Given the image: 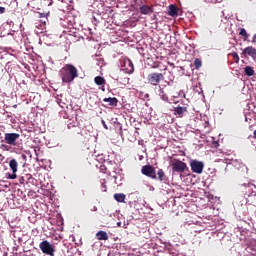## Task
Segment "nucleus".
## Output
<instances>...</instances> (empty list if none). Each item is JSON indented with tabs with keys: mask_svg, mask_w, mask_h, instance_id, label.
Instances as JSON below:
<instances>
[{
	"mask_svg": "<svg viewBox=\"0 0 256 256\" xmlns=\"http://www.w3.org/2000/svg\"><path fill=\"white\" fill-rule=\"evenodd\" d=\"M62 83H73L79 77V70L73 64H66L60 70Z\"/></svg>",
	"mask_w": 256,
	"mask_h": 256,
	"instance_id": "1",
	"label": "nucleus"
},
{
	"mask_svg": "<svg viewBox=\"0 0 256 256\" xmlns=\"http://www.w3.org/2000/svg\"><path fill=\"white\" fill-rule=\"evenodd\" d=\"M164 80H165V76L163 75V73H159V72H152L147 76V81L149 85H153L154 87H157V85H159V83H161V81H164Z\"/></svg>",
	"mask_w": 256,
	"mask_h": 256,
	"instance_id": "2",
	"label": "nucleus"
},
{
	"mask_svg": "<svg viewBox=\"0 0 256 256\" xmlns=\"http://www.w3.org/2000/svg\"><path fill=\"white\" fill-rule=\"evenodd\" d=\"M171 167H172L173 173H185V170L189 169L187 167V163L179 159H174L171 163Z\"/></svg>",
	"mask_w": 256,
	"mask_h": 256,
	"instance_id": "3",
	"label": "nucleus"
},
{
	"mask_svg": "<svg viewBox=\"0 0 256 256\" xmlns=\"http://www.w3.org/2000/svg\"><path fill=\"white\" fill-rule=\"evenodd\" d=\"M190 169L192 173L201 175V173H203V169H205V164L199 160H192L190 161Z\"/></svg>",
	"mask_w": 256,
	"mask_h": 256,
	"instance_id": "4",
	"label": "nucleus"
},
{
	"mask_svg": "<svg viewBox=\"0 0 256 256\" xmlns=\"http://www.w3.org/2000/svg\"><path fill=\"white\" fill-rule=\"evenodd\" d=\"M42 253H45V255H50V256H54L55 255V248L53 247V245H51V243H49V241L45 240L42 241L39 245Z\"/></svg>",
	"mask_w": 256,
	"mask_h": 256,
	"instance_id": "5",
	"label": "nucleus"
},
{
	"mask_svg": "<svg viewBox=\"0 0 256 256\" xmlns=\"http://www.w3.org/2000/svg\"><path fill=\"white\" fill-rule=\"evenodd\" d=\"M142 175L146 177H150V179H157V172L155 171V167L151 165H145L141 169Z\"/></svg>",
	"mask_w": 256,
	"mask_h": 256,
	"instance_id": "6",
	"label": "nucleus"
},
{
	"mask_svg": "<svg viewBox=\"0 0 256 256\" xmlns=\"http://www.w3.org/2000/svg\"><path fill=\"white\" fill-rule=\"evenodd\" d=\"M21 137L18 133H6L4 135V141L8 145L15 147L17 145V140Z\"/></svg>",
	"mask_w": 256,
	"mask_h": 256,
	"instance_id": "7",
	"label": "nucleus"
},
{
	"mask_svg": "<svg viewBox=\"0 0 256 256\" xmlns=\"http://www.w3.org/2000/svg\"><path fill=\"white\" fill-rule=\"evenodd\" d=\"M122 71H125L128 75H131L135 71V66L133 65V61L129 58H125L122 64Z\"/></svg>",
	"mask_w": 256,
	"mask_h": 256,
	"instance_id": "8",
	"label": "nucleus"
},
{
	"mask_svg": "<svg viewBox=\"0 0 256 256\" xmlns=\"http://www.w3.org/2000/svg\"><path fill=\"white\" fill-rule=\"evenodd\" d=\"M9 167H10V170L12 171V174H8V179H15L17 177L19 163L17 162L16 159H11L9 161Z\"/></svg>",
	"mask_w": 256,
	"mask_h": 256,
	"instance_id": "9",
	"label": "nucleus"
},
{
	"mask_svg": "<svg viewBox=\"0 0 256 256\" xmlns=\"http://www.w3.org/2000/svg\"><path fill=\"white\" fill-rule=\"evenodd\" d=\"M244 57H251L254 61L256 60V49L253 46H248L242 51Z\"/></svg>",
	"mask_w": 256,
	"mask_h": 256,
	"instance_id": "10",
	"label": "nucleus"
},
{
	"mask_svg": "<svg viewBox=\"0 0 256 256\" xmlns=\"http://www.w3.org/2000/svg\"><path fill=\"white\" fill-rule=\"evenodd\" d=\"M139 11L141 15H153L154 8H153V5L149 6L144 4L140 6Z\"/></svg>",
	"mask_w": 256,
	"mask_h": 256,
	"instance_id": "11",
	"label": "nucleus"
},
{
	"mask_svg": "<svg viewBox=\"0 0 256 256\" xmlns=\"http://www.w3.org/2000/svg\"><path fill=\"white\" fill-rule=\"evenodd\" d=\"M94 83H96L98 86L102 85V91H105V85L107 84V81L103 76H96L94 78Z\"/></svg>",
	"mask_w": 256,
	"mask_h": 256,
	"instance_id": "12",
	"label": "nucleus"
},
{
	"mask_svg": "<svg viewBox=\"0 0 256 256\" xmlns=\"http://www.w3.org/2000/svg\"><path fill=\"white\" fill-rule=\"evenodd\" d=\"M104 103H108L110 107H117L119 100L116 97H109V98H104L103 99Z\"/></svg>",
	"mask_w": 256,
	"mask_h": 256,
	"instance_id": "13",
	"label": "nucleus"
},
{
	"mask_svg": "<svg viewBox=\"0 0 256 256\" xmlns=\"http://www.w3.org/2000/svg\"><path fill=\"white\" fill-rule=\"evenodd\" d=\"M96 237L98 239V241H108L109 240V235L107 234V232L100 230L96 233Z\"/></svg>",
	"mask_w": 256,
	"mask_h": 256,
	"instance_id": "14",
	"label": "nucleus"
},
{
	"mask_svg": "<svg viewBox=\"0 0 256 256\" xmlns=\"http://www.w3.org/2000/svg\"><path fill=\"white\" fill-rule=\"evenodd\" d=\"M157 175H158L157 179L160 180L161 183H165L166 181H169V178L167 177L163 169H159L157 172Z\"/></svg>",
	"mask_w": 256,
	"mask_h": 256,
	"instance_id": "15",
	"label": "nucleus"
},
{
	"mask_svg": "<svg viewBox=\"0 0 256 256\" xmlns=\"http://www.w3.org/2000/svg\"><path fill=\"white\" fill-rule=\"evenodd\" d=\"M168 15H170V17H177V15H179V10L176 5L172 4L169 6Z\"/></svg>",
	"mask_w": 256,
	"mask_h": 256,
	"instance_id": "16",
	"label": "nucleus"
},
{
	"mask_svg": "<svg viewBox=\"0 0 256 256\" xmlns=\"http://www.w3.org/2000/svg\"><path fill=\"white\" fill-rule=\"evenodd\" d=\"M174 113L175 115H179V117H183V114L187 113V107L178 106L174 108Z\"/></svg>",
	"mask_w": 256,
	"mask_h": 256,
	"instance_id": "17",
	"label": "nucleus"
},
{
	"mask_svg": "<svg viewBox=\"0 0 256 256\" xmlns=\"http://www.w3.org/2000/svg\"><path fill=\"white\" fill-rule=\"evenodd\" d=\"M158 95L162 99V101H169V96L167 95V93H165V90H163L161 86H159Z\"/></svg>",
	"mask_w": 256,
	"mask_h": 256,
	"instance_id": "18",
	"label": "nucleus"
},
{
	"mask_svg": "<svg viewBox=\"0 0 256 256\" xmlns=\"http://www.w3.org/2000/svg\"><path fill=\"white\" fill-rule=\"evenodd\" d=\"M125 197L126 196L123 193H116V194H114V199L118 203H125Z\"/></svg>",
	"mask_w": 256,
	"mask_h": 256,
	"instance_id": "19",
	"label": "nucleus"
},
{
	"mask_svg": "<svg viewBox=\"0 0 256 256\" xmlns=\"http://www.w3.org/2000/svg\"><path fill=\"white\" fill-rule=\"evenodd\" d=\"M244 72H245V75H247L248 77H253V75H255V70L251 66H246L244 68Z\"/></svg>",
	"mask_w": 256,
	"mask_h": 256,
	"instance_id": "20",
	"label": "nucleus"
},
{
	"mask_svg": "<svg viewBox=\"0 0 256 256\" xmlns=\"http://www.w3.org/2000/svg\"><path fill=\"white\" fill-rule=\"evenodd\" d=\"M239 35L244 37V41H247V39H249V34H247V30H245V28L240 29Z\"/></svg>",
	"mask_w": 256,
	"mask_h": 256,
	"instance_id": "21",
	"label": "nucleus"
},
{
	"mask_svg": "<svg viewBox=\"0 0 256 256\" xmlns=\"http://www.w3.org/2000/svg\"><path fill=\"white\" fill-rule=\"evenodd\" d=\"M202 65H203V61H201V59L196 58L194 60V67H195V69H201Z\"/></svg>",
	"mask_w": 256,
	"mask_h": 256,
	"instance_id": "22",
	"label": "nucleus"
},
{
	"mask_svg": "<svg viewBox=\"0 0 256 256\" xmlns=\"http://www.w3.org/2000/svg\"><path fill=\"white\" fill-rule=\"evenodd\" d=\"M232 57H233L235 63H239V54H237V53H232Z\"/></svg>",
	"mask_w": 256,
	"mask_h": 256,
	"instance_id": "23",
	"label": "nucleus"
},
{
	"mask_svg": "<svg viewBox=\"0 0 256 256\" xmlns=\"http://www.w3.org/2000/svg\"><path fill=\"white\" fill-rule=\"evenodd\" d=\"M100 171H101V173H107V166L101 165L100 166Z\"/></svg>",
	"mask_w": 256,
	"mask_h": 256,
	"instance_id": "24",
	"label": "nucleus"
},
{
	"mask_svg": "<svg viewBox=\"0 0 256 256\" xmlns=\"http://www.w3.org/2000/svg\"><path fill=\"white\" fill-rule=\"evenodd\" d=\"M40 19H47V15L45 13L39 14Z\"/></svg>",
	"mask_w": 256,
	"mask_h": 256,
	"instance_id": "25",
	"label": "nucleus"
},
{
	"mask_svg": "<svg viewBox=\"0 0 256 256\" xmlns=\"http://www.w3.org/2000/svg\"><path fill=\"white\" fill-rule=\"evenodd\" d=\"M0 13H5V7L0 6Z\"/></svg>",
	"mask_w": 256,
	"mask_h": 256,
	"instance_id": "26",
	"label": "nucleus"
},
{
	"mask_svg": "<svg viewBox=\"0 0 256 256\" xmlns=\"http://www.w3.org/2000/svg\"><path fill=\"white\" fill-rule=\"evenodd\" d=\"M252 43H256V34H254L252 37Z\"/></svg>",
	"mask_w": 256,
	"mask_h": 256,
	"instance_id": "27",
	"label": "nucleus"
},
{
	"mask_svg": "<svg viewBox=\"0 0 256 256\" xmlns=\"http://www.w3.org/2000/svg\"><path fill=\"white\" fill-rule=\"evenodd\" d=\"M102 125H103L104 129H107V124H105V120H102Z\"/></svg>",
	"mask_w": 256,
	"mask_h": 256,
	"instance_id": "28",
	"label": "nucleus"
},
{
	"mask_svg": "<svg viewBox=\"0 0 256 256\" xmlns=\"http://www.w3.org/2000/svg\"><path fill=\"white\" fill-rule=\"evenodd\" d=\"M2 147H3L4 149H6V151H9V146L3 144Z\"/></svg>",
	"mask_w": 256,
	"mask_h": 256,
	"instance_id": "29",
	"label": "nucleus"
},
{
	"mask_svg": "<svg viewBox=\"0 0 256 256\" xmlns=\"http://www.w3.org/2000/svg\"><path fill=\"white\" fill-rule=\"evenodd\" d=\"M20 183H25V177H22V178L20 179Z\"/></svg>",
	"mask_w": 256,
	"mask_h": 256,
	"instance_id": "30",
	"label": "nucleus"
},
{
	"mask_svg": "<svg viewBox=\"0 0 256 256\" xmlns=\"http://www.w3.org/2000/svg\"><path fill=\"white\" fill-rule=\"evenodd\" d=\"M12 107L13 109H17V104H14Z\"/></svg>",
	"mask_w": 256,
	"mask_h": 256,
	"instance_id": "31",
	"label": "nucleus"
},
{
	"mask_svg": "<svg viewBox=\"0 0 256 256\" xmlns=\"http://www.w3.org/2000/svg\"><path fill=\"white\" fill-rule=\"evenodd\" d=\"M26 177H28V179H31V175L30 174H27Z\"/></svg>",
	"mask_w": 256,
	"mask_h": 256,
	"instance_id": "32",
	"label": "nucleus"
},
{
	"mask_svg": "<svg viewBox=\"0 0 256 256\" xmlns=\"http://www.w3.org/2000/svg\"><path fill=\"white\" fill-rule=\"evenodd\" d=\"M102 187H104V189H107V186H105V184H102Z\"/></svg>",
	"mask_w": 256,
	"mask_h": 256,
	"instance_id": "33",
	"label": "nucleus"
},
{
	"mask_svg": "<svg viewBox=\"0 0 256 256\" xmlns=\"http://www.w3.org/2000/svg\"><path fill=\"white\" fill-rule=\"evenodd\" d=\"M48 5H53V0H51V2Z\"/></svg>",
	"mask_w": 256,
	"mask_h": 256,
	"instance_id": "34",
	"label": "nucleus"
},
{
	"mask_svg": "<svg viewBox=\"0 0 256 256\" xmlns=\"http://www.w3.org/2000/svg\"><path fill=\"white\" fill-rule=\"evenodd\" d=\"M157 67H158L157 65H156V66H153L154 69H157Z\"/></svg>",
	"mask_w": 256,
	"mask_h": 256,
	"instance_id": "35",
	"label": "nucleus"
},
{
	"mask_svg": "<svg viewBox=\"0 0 256 256\" xmlns=\"http://www.w3.org/2000/svg\"><path fill=\"white\" fill-rule=\"evenodd\" d=\"M172 67H175V64L171 63Z\"/></svg>",
	"mask_w": 256,
	"mask_h": 256,
	"instance_id": "36",
	"label": "nucleus"
}]
</instances>
